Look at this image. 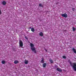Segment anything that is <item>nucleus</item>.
Instances as JSON below:
<instances>
[{
    "instance_id": "a211bd4d",
    "label": "nucleus",
    "mask_w": 76,
    "mask_h": 76,
    "mask_svg": "<svg viewBox=\"0 0 76 76\" xmlns=\"http://www.w3.org/2000/svg\"><path fill=\"white\" fill-rule=\"evenodd\" d=\"M62 58L64 59H66V57L65 56H63Z\"/></svg>"
},
{
    "instance_id": "9d476101",
    "label": "nucleus",
    "mask_w": 76,
    "mask_h": 76,
    "mask_svg": "<svg viewBox=\"0 0 76 76\" xmlns=\"http://www.w3.org/2000/svg\"><path fill=\"white\" fill-rule=\"evenodd\" d=\"M39 35L40 36H41V37H42L43 36V33L42 32H41L39 34Z\"/></svg>"
},
{
    "instance_id": "20e7f679",
    "label": "nucleus",
    "mask_w": 76,
    "mask_h": 76,
    "mask_svg": "<svg viewBox=\"0 0 76 76\" xmlns=\"http://www.w3.org/2000/svg\"><path fill=\"white\" fill-rule=\"evenodd\" d=\"M61 15L62 17H64V18H66L67 17V15L66 13L62 14Z\"/></svg>"
},
{
    "instance_id": "7ed1b4c3",
    "label": "nucleus",
    "mask_w": 76,
    "mask_h": 76,
    "mask_svg": "<svg viewBox=\"0 0 76 76\" xmlns=\"http://www.w3.org/2000/svg\"><path fill=\"white\" fill-rule=\"evenodd\" d=\"M73 68L75 71H76V63H73Z\"/></svg>"
},
{
    "instance_id": "aec40b11",
    "label": "nucleus",
    "mask_w": 76,
    "mask_h": 76,
    "mask_svg": "<svg viewBox=\"0 0 76 76\" xmlns=\"http://www.w3.org/2000/svg\"><path fill=\"white\" fill-rule=\"evenodd\" d=\"M72 10L73 11H75V8H72Z\"/></svg>"
},
{
    "instance_id": "4468645a",
    "label": "nucleus",
    "mask_w": 76,
    "mask_h": 76,
    "mask_svg": "<svg viewBox=\"0 0 76 76\" xmlns=\"http://www.w3.org/2000/svg\"><path fill=\"white\" fill-rule=\"evenodd\" d=\"M73 50V51L75 53H76V50L75 49V48H72Z\"/></svg>"
},
{
    "instance_id": "f8f14e48",
    "label": "nucleus",
    "mask_w": 76,
    "mask_h": 76,
    "mask_svg": "<svg viewBox=\"0 0 76 76\" xmlns=\"http://www.w3.org/2000/svg\"><path fill=\"white\" fill-rule=\"evenodd\" d=\"M49 61L51 63L53 64L54 63V62L51 59H50L49 60Z\"/></svg>"
},
{
    "instance_id": "39448f33",
    "label": "nucleus",
    "mask_w": 76,
    "mask_h": 76,
    "mask_svg": "<svg viewBox=\"0 0 76 76\" xmlns=\"http://www.w3.org/2000/svg\"><path fill=\"white\" fill-rule=\"evenodd\" d=\"M57 70L58 72H62V70H61V69L59 68H57Z\"/></svg>"
},
{
    "instance_id": "f03ea898",
    "label": "nucleus",
    "mask_w": 76,
    "mask_h": 76,
    "mask_svg": "<svg viewBox=\"0 0 76 76\" xmlns=\"http://www.w3.org/2000/svg\"><path fill=\"white\" fill-rule=\"evenodd\" d=\"M19 44L20 47H23V42H22V41L21 40H19Z\"/></svg>"
},
{
    "instance_id": "f3484780",
    "label": "nucleus",
    "mask_w": 76,
    "mask_h": 76,
    "mask_svg": "<svg viewBox=\"0 0 76 76\" xmlns=\"http://www.w3.org/2000/svg\"><path fill=\"white\" fill-rule=\"evenodd\" d=\"M72 28H73V31H75L76 30V28H74V27H72Z\"/></svg>"
},
{
    "instance_id": "6e6552de",
    "label": "nucleus",
    "mask_w": 76,
    "mask_h": 76,
    "mask_svg": "<svg viewBox=\"0 0 76 76\" xmlns=\"http://www.w3.org/2000/svg\"><path fill=\"white\" fill-rule=\"evenodd\" d=\"M25 63L26 64H28V61L26 60H25Z\"/></svg>"
},
{
    "instance_id": "2eb2a0df",
    "label": "nucleus",
    "mask_w": 76,
    "mask_h": 76,
    "mask_svg": "<svg viewBox=\"0 0 76 76\" xmlns=\"http://www.w3.org/2000/svg\"><path fill=\"white\" fill-rule=\"evenodd\" d=\"M1 63L2 64H5V61L4 60L2 61Z\"/></svg>"
},
{
    "instance_id": "1a4fd4ad",
    "label": "nucleus",
    "mask_w": 76,
    "mask_h": 76,
    "mask_svg": "<svg viewBox=\"0 0 76 76\" xmlns=\"http://www.w3.org/2000/svg\"><path fill=\"white\" fill-rule=\"evenodd\" d=\"M46 63H44V64H42V66H43V67L44 68V67H46Z\"/></svg>"
},
{
    "instance_id": "4be33fe9",
    "label": "nucleus",
    "mask_w": 76,
    "mask_h": 76,
    "mask_svg": "<svg viewBox=\"0 0 76 76\" xmlns=\"http://www.w3.org/2000/svg\"><path fill=\"white\" fill-rule=\"evenodd\" d=\"M45 50L46 52H47V50L45 49Z\"/></svg>"
},
{
    "instance_id": "dca6fc26",
    "label": "nucleus",
    "mask_w": 76,
    "mask_h": 76,
    "mask_svg": "<svg viewBox=\"0 0 76 76\" xmlns=\"http://www.w3.org/2000/svg\"><path fill=\"white\" fill-rule=\"evenodd\" d=\"M39 6L40 7H43V5H42L41 4H39Z\"/></svg>"
},
{
    "instance_id": "9b49d317",
    "label": "nucleus",
    "mask_w": 76,
    "mask_h": 76,
    "mask_svg": "<svg viewBox=\"0 0 76 76\" xmlns=\"http://www.w3.org/2000/svg\"><path fill=\"white\" fill-rule=\"evenodd\" d=\"M31 31L34 32V31H35V29H34V28H31Z\"/></svg>"
},
{
    "instance_id": "393cba45",
    "label": "nucleus",
    "mask_w": 76,
    "mask_h": 76,
    "mask_svg": "<svg viewBox=\"0 0 76 76\" xmlns=\"http://www.w3.org/2000/svg\"><path fill=\"white\" fill-rule=\"evenodd\" d=\"M70 64L71 65H72V64H71V63H70Z\"/></svg>"
},
{
    "instance_id": "423d86ee",
    "label": "nucleus",
    "mask_w": 76,
    "mask_h": 76,
    "mask_svg": "<svg viewBox=\"0 0 76 76\" xmlns=\"http://www.w3.org/2000/svg\"><path fill=\"white\" fill-rule=\"evenodd\" d=\"M19 63V61L17 60H15L14 61V64H18Z\"/></svg>"
},
{
    "instance_id": "b1692460",
    "label": "nucleus",
    "mask_w": 76,
    "mask_h": 76,
    "mask_svg": "<svg viewBox=\"0 0 76 76\" xmlns=\"http://www.w3.org/2000/svg\"><path fill=\"white\" fill-rule=\"evenodd\" d=\"M64 31L65 32H66V30H64Z\"/></svg>"
},
{
    "instance_id": "f257e3e1",
    "label": "nucleus",
    "mask_w": 76,
    "mask_h": 76,
    "mask_svg": "<svg viewBox=\"0 0 76 76\" xmlns=\"http://www.w3.org/2000/svg\"><path fill=\"white\" fill-rule=\"evenodd\" d=\"M30 47H31V50H32V51H34V53L35 54L37 53V51L35 48L34 47V45L32 43H30Z\"/></svg>"
},
{
    "instance_id": "0eeeda50",
    "label": "nucleus",
    "mask_w": 76,
    "mask_h": 76,
    "mask_svg": "<svg viewBox=\"0 0 76 76\" xmlns=\"http://www.w3.org/2000/svg\"><path fill=\"white\" fill-rule=\"evenodd\" d=\"M2 3L3 4V5H6V2L4 1H3L2 2Z\"/></svg>"
},
{
    "instance_id": "6ab92c4d",
    "label": "nucleus",
    "mask_w": 76,
    "mask_h": 76,
    "mask_svg": "<svg viewBox=\"0 0 76 76\" xmlns=\"http://www.w3.org/2000/svg\"><path fill=\"white\" fill-rule=\"evenodd\" d=\"M25 38H26V39H27V40H28V37H25Z\"/></svg>"
},
{
    "instance_id": "412c9836",
    "label": "nucleus",
    "mask_w": 76,
    "mask_h": 76,
    "mask_svg": "<svg viewBox=\"0 0 76 76\" xmlns=\"http://www.w3.org/2000/svg\"><path fill=\"white\" fill-rule=\"evenodd\" d=\"M0 15H1V10L0 9Z\"/></svg>"
},
{
    "instance_id": "ddd939ff",
    "label": "nucleus",
    "mask_w": 76,
    "mask_h": 76,
    "mask_svg": "<svg viewBox=\"0 0 76 76\" xmlns=\"http://www.w3.org/2000/svg\"><path fill=\"white\" fill-rule=\"evenodd\" d=\"M41 63H44V58H42V59L41 60Z\"/></svg>"
},
{
    "instance_id": "5701e85b",
    "label": "nucleus",
    "mask_w": 76,
    "mask_h": 76,
    "mask_svg": "<svg viewBox=\"0 0 76 76\" xmlns=\"http://www.w3.org/2000/svg\"><path fill=\"white\" fill-rule=\"evenodd\" d=\"M31 29V27H30L29 28V29Z\"/></svg>"
}]
</instances>
